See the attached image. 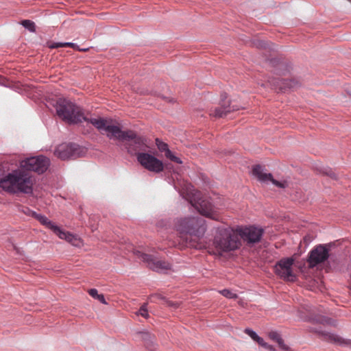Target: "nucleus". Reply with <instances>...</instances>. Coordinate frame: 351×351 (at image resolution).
<instances>
[{"label": "nucleus", "instance_id": "obj_1", "mask_svg": "<svg viewBox=\"0 0 351 351\" xmlns=\"http://www.w3.org/2000/svg\"><path fill=\"white\" fill-rule=\"evenodd\" d=\"M93 126L101 133L103 134L105 132L110 138L128 142V152L134 153L136 156L138 153L146 151V149L148 147L145 138L138 136L136 133L132 130L122 131L119 126L114 124L111 119L94 120Z\"/></svg>", "mask_w": 351, "mask_h": 351}, {"label": "nucleus", "instance_id": "obj_2", "mask_svg": "<svg viewBox=\"0 0 351 351\" xmlns=\"http://www.w3.org/2000/svg\"><path fill=\"white\" fill-rule=\"evenodd\" d=\"M54 106L58 116L69 123H78L84 121L93 125L94 120H107L101 117H93L89 114H85L80 107L64 98H58Z\"/></svg>", "mask_w": 351, "mask_h": 351}, {"label": "nucleus", "instance_id": "obj_3", "mask_svg": "<svg viewBox=\"0 0 351 351\" xmlns=\"http://www.w3.org/2000/svg\"><path fill=\"white\" fill-rule=\"evenodd\" d=\"M34 180L28 172L14 171L0 180V187L10 193H31Z\"/></svg>", "mask_w": 351, "mask_h": 351}, {"label": "nucleus", "instance_id": "obj_4", "mask_svg": "<svg viewBox=\"0 0 351 351\" xmlns=\"http://www.w3.org/2000/svg\"><path fill=\"white\" fill-rule=\"evenodd\" d=\"M213 245L216 253L220 256L239 249L241 246V241L237 228H219L214 238Z\"/></svg>", "mask_w": 351, "mask_h": 351}, {"label": "nucleus", "instance_id": "obj_5", "mask_svg": "<svg viewBox=\"0 0 351 351\" xmlns=\"http://www.w3.org/2000/svg\"><path fill=\"white\" fill-rule=\"evenodd\" d=\"M197 218L195 216L186 217L180 219L176 226L182 244L196 248L197 246Z\"/></svg>", "mask_w": 351, "mask_h": 351}, {"label": "nucleus", "instance_id": "obj_6", "mask_svg": "<svg viewBox=\"0 0 351 351\" xmlns=\"http://www.w3.org/2000/svg\"><path fill=\"white\" fill-rule=\"evenodd\" d=\"M32 217L37 219L42 225L51 230L61 239H65L73 245H79L80 239L76 236L61 230L58 226L55 225L47 217L38 213H33Z\"/></svg>", "mask_w": 351, "mask_h": 351}, {"label": "nucleus", "instance_id": "obj_7", "mask_svg": "<svg viewBox=\"0 0 351 351\" xmlns=\"http://www.w3.org/2000/svg\"><path fill=\"white\" fill-rule=\"evenodd\" d=\"M217 195L210 196L209 194L202 195L199 196V214L217 220L218 219V207L216 199Z\"/></svg>", "mask_w": 351, "mask_h": 351}, {"label": "nucleus", "instance_id": "obj_8", "mask_svg": "<svg viewBox=\"0 0 351 351\" xmlns=\"http://www.w3.org/2000/svg\"><path fill=\"white\" fill-rule=\"evenodd\" d=\"M237 230L239 239H242L248 245L258 243L264 232L263 228L254 226L239 227Z\"/></svg>", "mask_w": 351, "mask_h": 351}, {"label": "nucleus", "instance_id": "obj_9", "mask_svg": "<svg viewBox=\"0 0 351 351\" xmlns=\"http://www.w3.org/2000/svg\"><path fill=\"white\" fill-rule=\"evenodd\" d=\"M49 164L50 161L49 158L39 156L21 161V167L26 171H32L38 173H43L48 169Z\"/></svg>", "mask_w": 351, "mask_h": 351}, {"label": "nucleus", "instance_id": "obj_10", "mask_svg": "<svg viewBox=\"0 0 351 351\" xmlns=\"http://www.w3.org/2000/svg\"><path fill=\"white\" fill-rule=\"evenodd\" d=\"M293 263L294 259L293 258H282L275 265V273L283 280L294 281L296 276L293 269Z\"/></svg>", "mask_w": 351, "mask_h": 351}, {"label": "nucleus", "instance_id": "obj_11", "mask_svg": "<svg viewBox=\"0 0 351 351\" xmlns=\"http://www.w3.org/2000/svg\"><path fill=\"white\" fill-rule=\"evenodd\" d=\"M134 254L138 258L145 263L147 267L157 272H162L171 268V265L168 262L158 260L152 255L143 253L140 251H136Z\"/></svg>", "mask_w": 351, "mask_h": 351}, {"label": "nucleus", "instance_id": "obj_12", "mask_svg": "<svg viewBox=\"0 0 351 351\" xmlns=\"http://www.w3.org/2000/svg\"><path fill=\"white\" fill-rule=\"evenodd\" d=\"M137 160L145 169L149 171L160 173L164 169L162 162L148 153H138Z\"/></svg>", "mask_w": 351, "mask_h": 351}, {"label": "nucleus", "instance_id": "obj_13", "mask_svg": "<svg viewBox=\"0 0 351 351\" xmlns=\"http://www.w3.org/2000/svg\"><path fill=\"white\" fill-rule=\"evenodd\" d=\"M54 155L61 160L75 158L80 156V147L76 144L63 143L56 147Z\"/></svg>", "mask_w": 351, "mask_h": 351}, {"label": "nucleus", "instance_id": "obj_14", "mask_svg": "<svg viewBox=\"0 0 351 351\" xmlns=\"http://www.w3.org/2000/svg\"><path fill=\"white\" fill-rule=\"evenodd\" d=\"M328 256V250L324 246L322 245L316 246L309 253L308 258L309 267L311 268L315 267L327 260Z\"/></svg>", "mask_w": 351, "mask_h": 351}, {"label": "nucleus", "instance_id": "obj_15", "mask_svg": "<svg viewBox=\"0 0 351 351\" xmlns=\"http://www.w3.org/2000/svg\"><path fill=\"white\" fill-rule=\"evenodd\" d=\"M221 97L222 99L219 104V106L210 110V116L216 118H222L231 112L239 110V107L237 105H231L229 100H226V96L222 95Z\"/></svg>", "mask_w": 351, "mask_h": 351}, {"label": "nucleus", "instance_id": "obj_16", "mask_svg": "<svg viewBox=\"0 0 351 351\" xmlns=\"http://www.w3.org/2000/svg\"><path fill=\"white\" fill-rule=\"evenodd\" d=\"M253 175L261 182L271 181L274 185L279 188H285L288 186L286 181L279 182L274 180L271 173H267L264 171V169L261 165H255L252 169Z\"/></svg>", "mask_w": 351, "mask_h": 351}, {"label": "nucleus", "instance_id": "obj_17", "mask_svg": "<svg viewBox=\"0 0 351 351\" xmlns=\"http://www.w3.org/2000/svg\"><path fill=\"white\" fill-rule=\"evenodd\" d=\"M191 186H187L186 191L183 192V197L190 203L195 210L197 209V197L195 193L193 192Z\"/></svg>", "mask_w": 351, "mask_h": 351}, {"label": "nucleus", "instance_id": "obj_18", "mask_svg": "<svg viewBox=\"0 0 351 351\" xmlns=\"http://www.w3.org/2000/svg\"><path fill=\"white\" fill-rule=\"evenodd\" d=\"M295 86V82L292 80H278L275 84H274L275 88L281 91H284L287 88H293Z\"/></svg>", "mask_w": 351, "mask_h": 351}, {"label": "nucleus", "instance_id": "obj_19", "mask_svg": "<svg viewBox=\"0 0 351 351\" xmlns=\"http://www.w3.org/2000/svg\"><path fill=\"white\" fill-rule=\"evenodd\" d=\"M317 332L319 337L325 341L338 343H341V338L335 335L334 334L327 332L325 331H318Z\"/></svg>", "mask_w": 351, "mask_h": 351}, {"label": "nucleus", "instance_id": "obj_20", "mask_svg": "<svg viewBox=\"0 0 351 351\" xmlns=\"http://www.w3.org/2000/svg\"><path fill=\"white\" fill-rule=\"evenodd\" d=\"M269 337L278 343L279 347L282 350H287V346L284 343L283 339L280 335L276 331H271L269 333Z\"/></svg>", "mask_w": 351, "mask_h": 351}, {"label": "nucleus", "instance_id": "obj_21", "mask_svg": "<svg viewBox=\"0 0 351 351\" xmlns=\"http://www.w3.org/2000/svg\"><path fill=\"white\" fill-rule=\"evenodd\" d=\"M71 47L74 49L80 50L78 46L73 43H56L50 46L51 48L56 49L59 47Z\"/></svg>", "mask_w": 351, "mask_h": 351}, {"label": "nucleus", "instance_id": "obj_22", "mask_svg": "<svg viewBox=\"0 0 351 351\" xmlns=\"http://www.w3.org/2000/svg\"><path fill=\"white\" fill-rule=\"evenodd\" d=\"M140 337L145 341L147 346H149V343H153L154 337L149 332H140Z\"/></svg>", "mask_w": 351, "mask_h": 351}, {"label": "nucleus", "instance_id": "obj_23", "mask_svg": "<svg viewBox=\"0 0 351 351\" xmlns=\"http://www.w3.org/2000/svg\"><path fill=\"white\" fill-rule=\"evenodd\" d=\"M245 333L248 335L254 341L258 343H261L263 338L260 337L254 331L250 328L245 330Z\"/></svg>", "mask_w": 351, "mask_h": 351}, {"label": "nucleus", "instance_id": "obj_24", "mask_svg": "<svg viewBox=\"0 0 351 351\" xmlns=\"http://www.w3.org/2000/svg\"><path fill=\"white\" fill-rule=\"evenodd\" d=\"M219 293L224 297L230 299L237 298V295L229 289H223L219 291Z\"/></svg>", "mask_w": 351, "mask_h": 351}, {"label": "nucleus", "instance_id": "obj_25", "mask_svg": "<svg viewBox=\"0 0 351 351\" xmlns=\"http://www.w3.org/2000/svg\"><path fill=\"white\" fill-rule=\"evenodd\" d=\"M165 155L167 158L173 162H175L178 164L182 163L181 160L178 157L176 156L170 150H167Z\"/></svg>", "mask_w": 351, "mask_h": 351}, {"label": "nucleus", "instance_id": "obj_26", "mask_svg": "<svg viewBox=\"0 0 351 351\" xmlns=\"http://www.w3.org/2000/svg\"><path fill=\"white\" fill-rule=\"evenodd\" d=\"M21 24L23 27L28 29L31 32L35 31V25L34 22L29 20H23L21 21Z\"/></svg>", "mask_w": 351, "mask_h": 351}, {"label": "nucleus", "instance_id": "obj_27", "mask_svg": "<svg viewBox=\"0 0 351 351\" xmlns=\"http://www.w3.org/2000/svg\"><path fill=\"white\" fill-rule=\"evenodd\" d=\"M137 315H141V316L143 317L144 318H148L149 314H148V311L147 309V304H143L141 306Z\"/></svg>", "mask_w": 351, "mask_h": 351}, {"label": "nucleus", "instance_id": "obj_28", "mask_svg": "<svg viewBox=\"0 0 351 351\" xmlns=\"http://www.w3.org/2000/svg\"><path fill=\"white\" fill-rule=\"evenodd\" d=\"M156 141L158 148L160 151L165 152L166 153L167 150H169L167 143L159 141L158 138L156 140Z\"/></svg>", "mask_w": 351, "mask_h": 351}, {"label": "nucleus", "instance_id": "obj_29", "mask_svg": "<svg viewBox=\"0 0 351 351\" xmlns=\"http://www.w3.org/2000/svg\"><path fill=\"white\" fill-rule=\"evenodd\" d=\"M258 345L262 346L263 348H265L267 351H275L276 350V349L274 348V347L273 346L269 345L267 343H266L263 339H262L261 343H259Z\"/></svg>", "mask_w": 351, "mask_h": 351}, {"label": "nucleus", "instance_id": "obj_30", "mask_svg": "<svg viewBox=\"0 0 351 351\" xmlns=\"http://www.w3.org/2000/svg\"><path fill=\"white\" fill-rule=\"evenodd\" d=\"M206 226H204V221H203V223H202V221L199 219V235L202 233L204 234L206 231Z\"/></svg>", "mask_w": 351, "mask_h": 351}, {"label": "nucleus", "instance_id": "obj_31", "mask_svg": "<svg viewBox=\"0 0 351 351\" xmlns=\"http://www.w3.org/2000/svg\"><path fill=\"white\" fill-rule=\"evenodd\" d=\"M89 295L94 298L95 299H97V295H99V294L98 293V291L97 289H90L88 291Z\"/></svg>", "mask_w": 351, "mask_h": 351}, {"label": "nucleus", "instance_id": "obj_32", "mask_svg": "<svg viewBox=\"0 0 351 351\" xmlns=\"http://www.w3.org/2000/svg\"><path fill=\"white\" fill-rule=\"evenodd\" d=\"M25 215H29V216H32V214L33 213H36V212L33 211V210H31L29 208H25L24 209H23L22 210Z\"/></svg>", "mask_w": 351, "mask_h": 351}, {"label": "nucleus", "instance_id": "obj_33", "mask_svg": "<svg viewBox=\"0 0 351 351\" xmlns=\"http://www.w3.org/2000/svg\"><path fill=\"white\" fill-rule=\"evenodd\" d=\"M97 300H98L99 302H101L103 304H106L104 296L102 294H99V295H97Z\"/></svg>", "mask_w": 351, "mask_h": 351}, {"label": "nucleus", "instance_id": "obj_34", "mask_svg": "<svg viewBox=\"0 0 351 351\" xmlns=\"http://www.w3.org/2000/svg\"><path fill=\"white\" fill-rule=\"evenodd\" d=\"M199 179H202L204 183H207L206 178L202 173H199Z\"/></svg>", "mask_w": 351, "mask_h": 351}, {"label": "nucleus", "instance_id": "obj_35", "mask_svg": "<svg viewBox=\"0 0 351 351\" xmlns=\"http://www.w3.org/2000/svg\"><path fill=\"white\" fill-rule=\"evenodd\" d=\"M284 351H291V350L287 346V350H283Z\"/></svg>", "mask_w": 351, "mask_h": 351}]
</instances>
